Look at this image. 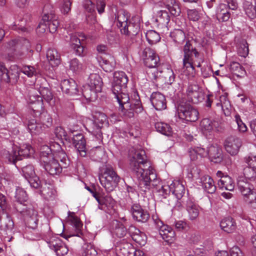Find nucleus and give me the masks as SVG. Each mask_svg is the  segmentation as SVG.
I'll use <instances>...</instances> for the list:
<instances>
[{"label": "nucleus", "instance_id": "f257e3e1", "mask_svg": "<svg viewBox=\"0 0 256 256\" xmlns=\"http://www.w3.org/2000/svg\"><path fill=\"white\" fill-rule=\"evenodd\" d=\"M130 166L136 173L141 184H144L146 188L150 185L156 188L160 198H166L172 192L171 184L162 185L157 178L156 171L147 160L144 151L136 152L130 158Z\"/></svg>", "mask_w": 256, "mask_h": 256}, {"label": "nucleus", "instance_id": "f03ea898", "mask_svg": "<svg viewBox=\"0 0 256 256\" xmlns=\"http://www.w3.org/2000/svg\"><path fill=\"white\" fill-rule=\"evenodd\" d=\"M184 58L182 59V68L184 70V72L187 71L186 74L194 76L195 74V66L198 68L201 67V62H203L202 60L196 64L194 62V56L196 58H198L200 56V53L194 47L192 42L190 40L186 41L183 48Z\"/></svg>", "mask_w": 256, "mask_h": 256}, {"label": "nucleus", "instance_id": "7ed1b4c3", "mask_svg": "<svg viewBox=\"0 0 256 256\" xmlns=\"http://www.w3.org/2000/svg\"><path fill=\"white\" fill-rule=\"evenodd\" d=\"M99 178L100 184L108 192L116 188L120 179L112 167L109 165L106 166L104 172Z\"/></svg>", "mask_w": 256, "mask_h": 256}, {"label": "nucleus", "instance_id": "20e7f679", "mask_svg": "<svg viewBox=\"0 0 256 256\" xmlns=\"http://www.w3.org/2000/svg\"><path fill=\"white\" fill-rule=\"evenodd\" d=\"M237 186L244 200L252 204V207L256 208V192L254 190L253 186L244 178H240L238 180Z\"/></svg>", "mask_w": 256, "mask_h": 256}, {"label": "nucleus", "instance_id": "39448f33", "mask_svg": "<svg viewBox=\"0 0 256 256\" xmlns=\"http://www.w3.org/2000/svg\"><path fill=\"white\" fill-rule=\"evenodd\" d=\"M115 98L119 104L120 108L121 109V110L125 109L124 106L126 108L132 107L137 114L141 112L143 110L140 98L138 94H136V99L130 104L129 102L130 98L128 94L125 92H121L119 95H116Z\"/></svg>", "mask_w": 256, "mask_h": 256}, {"label": "nucleus", "instance_id": "423d86ee", "mask_svg": "<svg viewBox=\"0 0 256 256\" xmlns=\"http://www.w3.org/2000/svg\"><path fill=\"white\" fill-rule=\"evenodd\" d=\"M178 114L180 118L188 122H196L198 118L197 110L188 104H182L178 106Z\"/></svg>", "mask_w": 256, "mask_h": 256}, {"label": "nucleus", "instance_id": "0eeeda50", "mask_svg": "<svg viewBox=\"0 0 256 256\" xmlns=\"http://www.w3.org/2000/svg\"><path fill=\"white\" fill-rule=\"evenodd\" d=\"M19 76L16 66H11L10 70H8L3 63L0 62V82L15 83L19 78Z\"/></svg>", "mask_w": 256, "mask_h": 256}, {"label": "nucleus", "instance_id": "6e6552de", "mask_svg": "<svg viewBox=\"0 0 256 256\" xmlns=\"http://www.w3.org/2000/svg\"><path fill=\"white\" fill-rule=\"evenodd\" d=\"M94 116L95 120L92 123V130L90 132L98 140H101L102 138L101 129L104 124H108V117L105 114L101 112L96 113Z\"/></svg>", "mask_w": 256, "mask_h": 256}, {"label": "nucleus", "instance_id": "1a4fd4ad", "mask_svg": "<svg viewBox=\"0 0 256 256\" xmlns=\"http://www.w3.org/2000/svg\"><path fill=\"white\" fill-rule=\"evenodd\" d=\"M141 56L144 65L148 68L159 66L161 64L158 56L150 48H145Z\"/></svg>", "mask_w": 256, "mask_h": 256}, {"label": "nucleus", "instance_id": "9d476101", "mask_svg": "<svg viewBox=\"0 0 256 256\" xmlns=\"http://www.w3.org/2000/svg\"><path fill=\"white\" fill-rule=\"evenodd\" d=\"M50 7V6L49 4L44 6L43 10L42 21L46 23L50 32L54 33L57 30L59 22L53 10H50V12H48V10Z\"/></svg>", "mask_w": 256, "mask_h": 256}, {"label": "nucleus", "instance_id": "9b49d317", "mask_svg": "<svg viewBox=\"0 0 256 256\" xmlns=\"http://www.w3.org/2000/svg\"><path fill=\"white\" fill-rule=\"evenodd\" d=\"M186 92L188 100L194 104L201 102L204 98V92L197 84L188 85Z\"/></svg>", "mask_w": 256, "mask_h": 256}, {"label": "nucleus", "instance_id": "f8f14e48", "mask_svg": "<svg viewBox=\"0 0 256 256\" xmlns=\"http://www.w3.org/2000/svg\"><path fill=\"white\" fill-rule=\"evenodd\" d=\"M22 172L24 178L27 180L31 187L38 188L40 186L39 178L36 175L34 166L28 165L22 168Z\"/></svg>", "mask_w": 256, "mask_h": 256}, {"label": "nucleus", "instance_id": "ddd939ff", "mask_svg": "<svg viewBox=\"0 0 256 256\" xmlns=\"http://www.w3.org/2000/svg\"><path fill=\"white\" fill-rule=\"evenodd\" d=\"M172 192L175 195L177 198L176 206L180 208L182 206L184 202L185 198H188L184 196L185 193V188L184 185L180 181L172 182L171 184Z\"/></svg>", "mask_w": 256, "mask_h": 256}, {"label": "nucleus", "instance_id": "4468645a", "mask_svg": "<svg viewBox=\"0 0 256 256\" xmlns=\"http://www.w3.org/2000/svg\"><path fill=\"white\" fill-rule=\"evenodd\" d=\"M130 212L133 218L138 222H146L150 218L148 212L142 209L139 204H133L130 209Z\"/></svg>", "mask_w": 256, "mask_h": 256}, {"label": "nucleus", "instance_id": "2eb2a0df", "mask_svg": "<svg viewBox=\"0 0 256 256\" xmlns=\"http://www.w3.org/2000/svg\"><path fill=\"white\" fill-rule=\"evenodd\" d=\"M224 148L232 156L236 155L242 146L241 140L234 136H230L224 142Z\"/></svg>", "mask_w": 256, "mask_h": 256}, {"label": "nucleus", "instance_id": "dca6fc26", "mask_svg": "<svg viewBox=\"0 0 256 256\" xmlns=\"http://www.w3.org/2000/svg\"><path fill=\"white\" fill-rule=\"evenodd\" d=\"M16 201L14 203V207L18 212L24 210V206L27 202L28 196L26 192L21 188H17L15 194Z\"/></svg>", "mask_w": 256, "mask_h": 256}, {"label": "nucleus", "instance_id": "f3484780", "mask_svg": "<svg viewBox=\"0 0 256 256\" xmlns=\"http://www.w3.org/2000/svg\"><path fill=\"white\" fill-rule=\"evenodd\" d=\"M9 44L12 46H16L17 48L20 49V52L18 54V58H21L24 57L28 52H31L32 50L30 49V42L26 39H22L17 41L16 40H12L9 42Z\"/></svg>", "mask_w": 256, "mask_h": 256}, {"label": "nucleus", "instance_id": "a211bd4d", "mask_svg": "<svg viewBox=\"0 0 256 256\" xmlns=\"http://www.w3.org/2000/svg\"><path fill=\"white\" fill-rule=\"evenodd\" d=\"M216 176L220 178L218 184L220 189H224L230 191L233 190L234 188V182L232 178L228 175L224 174L222 172L218 170Z\"/></svg>", "mask_w": 256, "mask_h": 256}, {"label": "nucleus", "instance_id": "6ab92c4d", "mask_svg": "<svg viewBox=\"0 0 256 256\" xmlns=\"http://www.w3.org/2000/svg\"><path fill=\"white\" fill-rule=\"evenodd\" d=\"M157 224L159 234L162 239L166 242H171L175 236L174 230L168 226L164 224L162 221L159 220Z\"/></svg>", "mask_w": 256, "mask_h": 256}, {"label": "nucleus", "instance_id": "aec40b11", "mask_svg": "<svg viewBox=\"0 0 256 256\" xmlns=\"http://www.w3.org/2000/svg\"><path fill=\"white\" fill-rule=\"evenodd\" d=\"M150 102L153 106L158 110L166 108V103L164 95L159 92H154L150 96Z\"/></svg>", "mask_w": 256, "mask_h": 256}, {"label": "nucleus", "instance_id": "412c9836", "mask_svg": "<svg viewBox=\"0 0 256 256\" xmlns=\"http://www.w3.org/2000/svg\"><path fill=\"white\" fill-rule=\"evenodd\" d=\"M45 170L51 175L59 174L62 170V166H60L54 158L46 160V162H41Z\"/></svg>", "mask_w": 256, "mask_h": 256}, {"label": "nucleus", "instance_id": "4be33fe9", "mask_svg": "<svg viewBox=\"0 0 256 256\" xmlns=\"http://www.w3.org/2000/svg\"><path fill=\"white\" fill-rule=\"evenodd\" d=\"M60 86L64 93L70 96L76 95L78 92V86L72 79L63 80L61 82Z\"/></svg>", "mask_w": 256, "mask_h": 256}, {"label": "nucleus", "instance_id": "5701e85b", "mask_svg": "<svg viewBox=\"0 0 256 256\" xmlns=\"http://www.w3.org/2000/svg\"><path fill=\"white\" fill-rule=\"evenodd\" d=\"M128 234L132 239L140 245L144 246L145 244L146 240V235L134 226H130L128 229Z\"/></svg>", "mask_w": 256, "mask_h": 256}, {"label": "nucleus", "instance_id": "b1692460", "mask_svg": "<svg viewBox=\"0 0 256 256\" xmlns=\"http://www.w3.org/2000/svg\"><path fill=\"white\" fill-rule=\"evenodd\" d=\"M72 141L80 156L84 157L86 155V142L84 136L81 134H78L74 136Z\"/></svg>", "mask_w": 256, "mask_h": 256}, {"label": "nucleus", "instance_id": "393cba45", "mask_svg": "<svg viewBox=\"0 0 256 256\" xmlns=\"http://www.w3.org/2000/svg\"><path fill=\"white\" fill-rule=\"evenodd\" d=\"M185 202L189 219L190 220H196L200 214L198 206L190 198H187Z\"/></svg>", "mask_w": 256, "mask_h": 256}, {"label": "nucleus", "instance_id": "a878e982", "mask_svg": "<svg viewBox=\"0 0 256 256\" xmlns=\"http://www.w3.org/2000/svg\"><path fill=\"white\" fill-rule=\"evenodd\" d=\"M140 26L138 23L133 22L132 20H130L126 26L120 28V31L122 34H124L132 39L138 34Z\"/></svg>", "mask_w": 256, "mask_h": 256}, {"label": "nucleus", "instance_id": "bb28decb", "mask_svg": "<svg viewBox=\"0 0 256 256\" xmlns=\"http://www.w3.org/2000/svg\"><path fill=\"white\" fill-rule=\"evenodd\" d=\"M200 182L204 190L208 194H214L216 190V186L213 179L208 176H204L200 178Z\"/></svg>", "mask_w": 256, "mask_h": 256}, {"label": "nucleus", "instance_id": "cd10ccee", "mask_svg": "<svg viewBox=\"0 0 256 256\" xmlns=\"http://www.w3.org/2000/svg\"><path fill=\"white\" fill-rule=\"evenodd\" d=\"M220 226L224 231L229 234L234 232L237 228L236 221L231 217L223 218L220 222Z\"/></svg>", "mask_w": 256, "mask_h": 256}, {"label": "nucleus", "instance_id": "c85d7f7f", "mask_svg": "<svg viewBox=\"0 0 256 256\" xmlns=\"http://www.w3.org/2000/svg\"><path fill=\"white\" fill-rule=\"evenodd\" d=\"M38 188H40V194L46 199L49 200L54 196L56 191L52 184L46 182L41 184L40 182V186Z\"/></svg>", "mask_w": 256, "mask_h": 256}, {"label": "nucleus", "instance_id": "c756f323", "mask_svg": "<svg viewBox=\"0 0 256 256\" xmlns=\"http://www.w3.org/2000/svg\"><path fill=\"white\" fill-rule=\"evenodd\" d=\"M170 20V16L166 10H160L157 12L155 22L158 27L167 28Z\"/></svg>", "mask_w": 256, "mask_h": 256}, {"label": "nucleus", "instance_id": "7c9ffc66", "mask_svg": "<svg viewBox=\"0 0 256 256\" xmlns=\"http://www.w3.org/2000/svg\"><path fill=\"white\" fill-rule=\"evenodd\" d=\"M14 228V222L11 216L8 214L6 217L0 219V230L4 231L6 234L12 232Z\"/></svg>", "mask_w": 256, "mask_h": 256}, {"label": "nucleus", "instance_id": "2f4dec72", "mask_svg": "<svg viewBox=\"0 0 256 256\" xmlns=\"http://www.w3.org/2000/svg\"><path fill=\"white\" fill-rule=\"evenodd\" d=\"M46 58L50 64L52 66H56L60 63V55L55 48H50L48 49L46 52Z\"/></svg>", "mask_w": 256, "mask_h": 256}, {"label": "nucleus", "instance_id": "473e14b6", "mask_svg": "<svg viewBox=\"0 0 256 256\" xmlns=\"http://www.w3.org/2000/svg\"><path fill=\"white\" fill-rule=\"evenodd\" d=\"M226 4H220L217 8L216 16L219 21L227 22L230 18V14Z\"/></svg>", "mask_w": 256, "mask_h": 256}, {"label": "nucleus", "instance_id": "72a5a7b5", "mask_svg": "<svg viewBox=\"0 0 256 256\" xmlns=\"http://www.w3.org/2000/svg\"><path fill=\"white\" fill-rule=\"evenodd\" d=\"M130 16L124 10H120L117 12L115 14V21L117 22V26L120 29L124 26H126V24L130 20H128Z\"/></svg>", "mask_w": 256, "mask_h": 256}, {"label": "nucleus", "instance_id": "f704fd0d", "mask_svg": "<svg viewBox=\"0 0 256 256\" xmlns=\"http://www.w3.org/2000/svg\"><path fill=\"white\" fill-rule=\"evenodd\" d=\"M88 86L95 91L100 92L102 89V82L100 76L96 74H92L89 76Z\"/></svg>", "mask_w": 256, "mask_h": 256}, {"label": "nucleus", "instance_id": "c9c22d12", "mask_svg": "<svg viewBox=\"0 0 256 256\" xmlns=\"http://www.w3.org/2000/svg\"><path fill=\"white\" fill-rule=\"evenodd\" d=\"M166 8L174 16H178L181 12L178 2L176 0H163Z\"/></svg>", "mask_w": 256, "mask_h": 256}, {"label": "nucleus", "instance_id": "e433bc0d", "mask_svg": "<svg viewBox=\"0 0 256 256\" xmlns=\"http://www.w3.org/2000/svg\"><path fill=\"white\" fill-rule=\"evenodd\" d=\"M211 160L218 163L222 160V150L218 147L211 146L208 148V154Z\"/></svg>", "mask_w": 256, "mask_h": 256}, {"label": "nucleus", "instance_id": "4c0bfd02", "mask_svg": "<svg viewBox=\"0 0 256 256\" xmlns=\"http://www.w3.org/2000/svg\"><path fill=\"white\" fill-rule=\"evenodd\" d=\"M24 210L22 212H20L21 214H23L24 215L26 216L30 217V220H28V222L31 223V221H33L34 223L36 225V222L38 221L37 216L38 212L34 210V206L30 204H27L24 206Z\"/></svg>", "mask_w": 256, "mask_h": 256}, {"label": "nucleus", "instance_id": "58836bf2", "mask_svg": "<svg viewBox=\"0 0 256 256\" xmlns=\"http://www.w3.org/2000/svg\"><path fill=\"white\" fill-rule=\"evenodd\" d=\"M2 154L3 158L14 164H15L20 159L18 156L17 148H13L10 150H2Z\"/></svg>", "mask_w": 256, "mask_h": 256}, {"label": "nucleus", "instance_id": "ea45409f", "mask_svg": "<svg viewBox=\"0 0 256 256\" xmlns=\"http://www.w3.org/2000/svg\"><path fill=\"white\" fill-rule=\"evenodd\" d=\"M170 37L177 44H182L186 40V34L180 29H174L170 34Z\"/></svg>", "mask_w": 256, "mask_h": 256}, {"label": "nucleus", "instance_id": "a19ab883", "mask_svg": "<svg viewBox=\"0 0 256 256\" xmlns=\"http://www.w3.org/2000/svg\"><path fill=\"white\" fill-rule=\"evenodd\" d=\"M17 152L20 160L23 158L30 157L34 153V150L32 146L28 144H24L19 148H17Z\"/></svg>", "mask_w": 256, "mask_h": 256}, {"label": "nucleus", "instance_id": "79ce46f5", "mask_svg": "<svg viewBox=\"0 0 256 256\" xmlns=\"http://www.w3.org/2000/svg\"><path fill=\"white\" fill-rule=\"evenodd\" d=\"M70 43L72 48L75 50L76 55L84 56V47L82 45L80 40L76 36H71Z\"/></svg>", "mask_w": 256, "mask_h": 256}, {"label": "nucleus", "instance_id": "37998d69", "mask_svg": "<svg viewBox=\"0 0 256 256\" xmlns=\"http://www.w3.org/2000/svg\"><path fill=\"white\" fill-rule=\"evenodd\" d=\"M28 128L32 134H38L44 130V127L40 122H36L35 120L28 121Z\"/></svg>", "mask_w": 256, "mask_h": 256}, {"label": "nucleus", "instance_id": "c03bdc74", "mask_svg": "<svg viewBox=\"0 0 256 256\" xmlns=\"http://www.w3.org/2000/svg\"><path fill=\"white\" fill-rule=\"evenodd\" d=\"M154 126L156 130L164 135L170 136L172 134V128L166 123L156 122L155 123Z\"/></svg>", "mask_w": 256, "mask_h": 256}, {"label": "nucleus", "instance_id": "a18cd8bd", "mask_svg": "<svg viewBox=\"0 0 256 256\" xmlns=\"http://www.w3.org/2000/svg\"><path fill=\"white\" fill-rule=\"evenodd\" d=\"M42 98L50 105L54 104L53 94L48 87L40 86L38 90Z\"/></svg>", "mask_w": 256, "mask_h": 256}, {"label": "nucleus", "instance_id": "49530a36", "mask_svg": "<svg viewBox=\"0 0 256 256\" xmlns=\"http://www.w3.org/2000/svg\"><path fill=\"white\" fill-rule=\"evenodd\" d=\"M128 78L124 72L122 71L116 72L114 74V82L121 84L123 87H126Z\"/></svg>", "mask_w": 256, "mask_h": 256}, {"label": "nucleus", "instance_id": "de8ad7c7", "mask_svg": "<svg viewBox=\"0 0 256 256\" xmlns=\"http://www.w3.org/2000/svg\"><path fill=\"white\" fill-rule=\"evenodd\" d=\"M54 158L51 148L46 145L42 146L40 148V162H46L47 160Z\"/></svg>", "mask_w": 256, "mask_h": 256}, {"label": "nucleus", "instance_id": "09e8293b", "mask_svg": "<svg viewBox=\"0 0 256 256\" xmlns=\"http://www.w3.org/2000/svg\"><path fill=\"white\" fill-rule=\"evenodd\" d=\"M113 224L114 226L113 233L118 238H123L128 233V230H126L124 224L120 222L115 220L113 222Z\"/></svg>", "mask_w": 256, "mask_h": 256}, {"label": "nucleus", "instance_id": "8fccbe9b", "mask_svg": "<svg viewBox=\"0 0 256 256\" xmlns=\"http://www.w3.org/2000/svg\"><path fill=\"white\" fill-rule=\"evenodd\" d=\"M161 77L164 78L165 84H172L175 79L174 72L170 68L162 69Z\"/></svg>", "mask_w": 256, "mask_h": 256}, {"label": "nucleus", "instance_id": "3c124183", "mask_svg": "<svg viewBox=\"0 0 256 256\" xmlns=\"http://www.w3.org/2000/svg\"><path fill=\"white\" fill-rule=\"evenodd\" d=\"M244 8L246 15L252 19L256 17V0L255 6L252 4V2L245 0L244 3Z\"/></svg>", "mask_w": 256, "mask_h": 256}, {"label": "nucleus", "instance_id": "603ef678", "mask_svg": "<svg viewBox=\"0 0 256 256\" xmlns=\"http://www.w3.org/2000/svg\"><path fill=\"white\" fill-rule=\"evenodd\" d=\"M98 92H96L93 88H91L90 86H86L84 87V88L82 90V96L84 98L90 101L94 100L96 97V93Z\"/></svg>", "mask_w": 256, "mask_h": 256}, {"label": "nucleus", "instance_id": "864d4df0", "mask_svg": "<svg viewBox=\"0 0 256 256\" xmlns=\"http://www.w3.org/2000/svg\"><path fill=\"white\" fill-rule=\"evenodd\" d=\"M220 106L226 116H228L230 114V101L228 100L226 95H222L220 98Z\"/></svg>", "mask_w": 256, "mask_h": 256}, {"label": "nucleus", "instance_id": "5fc2aeb1", "mask_svg": "<svg viewBox=\"0 0 256 256\" xmlns=\"http://www.w3.org/2000/svg\"><path fill=\"white\" fill-rule=\"evenodd\" d=\"M55 158L57 159L56 160L58 162V160H60L62 164L61 166H62V168H66V166L69 164L70 161L68 160L66 154L63 150H60L55 152Z\"/></svg>", "mask_w": 256, "mask_h": 256}, {"label": "nucleus", "instance_id": "6e6d98bb", "mask_svg": "<svg viewBox=\"0 0 256 256\" xmlns=\"http://www.w3.org/2000/svg\"><path fill=\"white\" fill-rule=\"evenodd\" d=\"M146 37L148 42L150 44H156L160 40L158 33L154 30L147 31L146 33Z\"/></svg>", "mask_w": 256, "mask_h": 256}, {"label": "nucleus", "instance_id": "4d7b16f0", "mask_svg": "<svg viewBox=\"0 0 256 256\" xmlns=\"http://www.w3.org/2000/svg\"><path fill=\"white\" fill-rule=\"evenodd\" d=\"M147 74L149 78L154 80H156L158 77H161L162 68L161 65L159 66L148 68Z\"/></svg>", "mask_w": 256, "mask_h": 256}, {"label": "nucleus", "instance_id": "13d9d810", "mask_svg": "<svg viewBox=\"0 0 256 256\" xmlns=\"http://www.w3.org/2000/svg\"><path fill=\"white\" fill-rule=\"evenodd\" d=\"M40 122L44 130L46 128L50 127L52 124V119L50 116L46 112L40 113Z\"/></svg>", "mask_w": 256, "mask_h": 256}, {"label": "nucleus", "instance_id": "bf43d9fd", "mask_svg": "<svg viewBox=\"0 0 256 256\" xmlns=\"http://www.w3.org/2000/svg\"><path fill=\"white\" fill-rule=\"evenodd\" d=\"M213 242L210 240H207L204 242L202 248L196 249V252L198 254H202V256L206 254L208 252L213 248Z\"/></svg>", "mask_w": 256, "mask_h": 256}, {"label": "nucleus", "instance_id": "052dcab7", "mask_svg": "<svg viewBox=\"0 0 256 256\" xmlns=\"http://www.w3.org/2000/svg\"><path fill=\"white\" fill-rule=\"evenodd\" d=\"M249 50L247 42L242 40L240 43L239 47L238 50V53L240 56L246 58L248 54Z\"/></svg>", "mask_w": 256, "mask_h": 256}, {"label": "nucleus", "instance_id": "680f3d73", "mask_svg": "<svg viewBox=\"0 0 256 256\" xmlns=\"http://www.w3.org/2000/svg\"><path fill=\"white\" fill-rule=\"evenodd\" d=\"M256 168H252L251 166H247L243 170V174L244 176V178H247L250 180H255L256 178Z\"/></svg>", "mask_w": 256, "mask_h": 256}, {"label": "nucleus", "instance_id": "e2e57ef3", "mask_svg": "<svg viewBox=\"0 0 256 256\" xmlns=\"http://www.w3.org/2000/svg\"><path fill=\"white\" fill-rule=\"evenodd\" d=\"M63 242L58 238L52 237L51 238L48 242L47 243L49 248L54 250L55 252L58 250V248L60 247V245Z\"/></svg>", "mask_w": 256, "mask_h": 256}, {"label": "nucleus", "instance_id": "0e129e2a", "mask_svg": "<svg viewBox=\"0 0 256 256\" xmlns=\"http://www.w3.org/2000/svg\"><path fill=\"white\" fill-rule=\"evenodd\" d=\"M200 128L204 133H207L210 132L214 126L212 122L210 119L204 118L200 122Z\"/></svg>", "mask_w": 256, "mask_h": 256}, {"label": "nucleus", "instance_id": "69168bd1", "mask_svg": "<svg viewBox=\"0 0 256 256\" xmlns=\"http://www.w3.org/2000/svg\"><path fill=\"white\" fill-rule=\"evenodd\" d=\"M70 69L74 72H79L82 69V64L76 58L71 60L69 62Z\"/></svg>", "mask_w": 256, "mask_h": 256}, {"label": "nucleus", "instance_id": "338daca9", "mask_svg": "<svg viewBox=\"0 0 256 256\" xmlns=\"http://www.w3.org/2000/svg\"><path fill=\"white\" fill-rule=\"evenodd\" d=\"M21 71L29 78L36 76L38 74L37 70L34 66L28 65L23 66L21 69Z\"/></svg>", "mask_w": 256, "mask_h": 256}, {"label": "nucleus", "instance_id": "774afa93", "mask_svg": "<svg viewBox=\"0 0 256 256\" xmlns=\"http://www.w3.org/2000/svg\"><path fill=\"white\" fill-rule=\"evenodd\" d=\"M70 220L72 224H73L77 231V234L75 236H79L80 228L82 226V222L80 221L79 218L77 216L74 215V214L70 216Z\"/></svg>", "mask_w": 256, "mask_h": 256}]
</instances>
